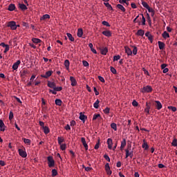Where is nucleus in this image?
I'll use <instances>...</instances> for the list:
<instances>
[{"mask_svg": "<svg viewBox=\"0 0 177 177\" xmlns=\"http://www.w3.org/2000/svg\"><path fill=\"white\" fill-rule=\"evenodd\" d=\"M88 46L91 50V52H93V53H94L95 55H96V53H97V52L96 51V50L95 48H93V44L92 43H90L88 44Z\"/></svg>", "mask_w": 177, "mask_h": 177, "instance_id": "393cba45", "label": "nucleus"}, {"mask_svg": "<svg viewBox=\"0 0 177 177\" xmlns=\"http://www.w3.org/2000/svg\"><path fill=\"white\" fill-rule=\"evenodd\" d=\"M43 131L46 135H48V133H49L50 132L49 127H48L46 126L43 128Z\"/></svg>", "mask_w": 177, "mask_h": 177, "instance_id": "473e14b6", "label": "nucleus"}, {"mask_svg": "<svg viewBox=\"0 0 177 177\" xmlns=\"http://www.w3.org/2000/svg\"><path fill=\"white\" fill-rule=\"evenodd\" d=\"M5 128H6L5 123H3V121L2 120H0V131L1 132H4Z\"/></svg>", "mask_w": 177, "mask_h": 177, "instance_id": "dca6fc26", "label": "nucleus"}, {"mask_svg": "<svg viewBox=\"0 0 177 177\" xmlns=\"http://www.w3.org/2000/svg\"><path fill=\"white\" fill-rule=\"evenodd\" d=\"M102 24H103V26H106V27H110V24H109V22H107L106 21H103L102 22Z\"/></svg>", "mask_w": 177, "mask_h": 177, "instance_id": "4d7b16f0", "label": "nucleus"}, {"mask_svg": "<svg viewBox=\"0 0 177 177\" xmlns=\"http://www.w3.org/2000/svg\"><path fill=\"white\" fill-rule=\"evenodd\" d=\"M98 80H100L101 82H105L104 78L102 76H98Z\"/></svg>", "mask_w": 177, "mask_h": 177, "instance_id": "338daca9", "label": "nucleus"}, {"mask_svg": "<svg viewBox=\"0 0 177 177\" xmlns=\"http://www.w3.org/2000/svg\"><path fill=\"white\" fill-rule=\"evenodd\" d=\"M76 124H77V122H75V120H72V121H71V122H70L71 127H74V126L76 125Z\"/></svg>", "mask_w": 177, "mask_h": 177, "instance_id": "0e129e2a", "label": "nucleus"}, {"mask_svg": "<svg viewBox=\"0 0 177 177\" xmlns=\"http://www.w3.org/2000/svg\"><path fill=\"white\" fill-rule=\"evenodd\" d=\"M66 35L69 39V41H71V42H74L75 41V39L74 37H73V35H71V33H66Z\"/></svg>", "mask_w": 177, "mask_h": 177, "instance_id": "7c9ffc66", "label": "nucleus"}, {"mask_svg": "<svg viewBox=\"0 0 177 177\" xmlns=\"http://www.w3.org/2000/svg\"><path fill=\"white\" fill-rule=\"evenodd\" d=\"M107 52H109L107 47L100 48V53L102 55H107Z\"/></svg>", "mask_w": 177, "mask_h": 177, "instance_id": "f3484780", "label": "nucleus"}, {"mask_svg": "<svg viewBox=\"0 0 177 177\" xmlns=\"http://www.w3.org/2000/svg\"><path fill=\"white\" fill-rule=\"evenodd\" d=\"M15 9H16V6L15 4L10 3L8 6V10H9L10 12H13V10H15Z\"/></svg>", "mask_w": 177, "mask_h": 177, "instance_id": "a211bd4d", "label": "nucleus"}, {"mask_svg": "<svg viewBox=\"0 0 177 177\" xmlns=\"http://www.w3.org/2000/svg\"><path fill=\"white\" fill-rule=\"evenodd\" d=\"M47 86H48V88H51V89L55 90L56 88V83H55V82L48 81Z\"/></svg>", "mask_w": 177, "mask_h": 177, "instance_id": "39448f33", "label": "nucleus"}, {"mask_svg": "<svg viewBox=\"0 0 177 177\" xmlns=\"http://www.w3.org/2000/svg\"><path fill=\"white\" fill-rule=\"evenodd\" d=\"M110 69H111V73H112L113 74H117V70H115V69L114 68V67L111 66V67H110Z\"/></svg>", "mask_w": 177, "mask_h": 177, "instance_id": "8fccbe9b", "label": "nucleus"}, {"mask_svg": "<svg viewBox=\"0 0 177 177\" xmlns=\"http://www.w3.org/2000/svg\"><path fill=\"white\" fill-rule=\"evenodd\" d=\"M104 5L107 8V9H109V10H114L113 9V7L111 6V5L109 3H104Z\"/></svg>", "mask_w": 177, "mask_h": 177, "instance_id": "f704fd0d", "label": "nucleus"}, {"mask_svg": "<svg viewBox=\"0 0 177 177\" xmlns=\"http://www.w3.org/2000/svg\"><path fill=\"white\" fill-rule=\"evenodd\" d=\"M99 146H100V138H98L97 140V142L96 143V145L94 147V149L95 150H97V149H99Z\"/></svg>", "mask_w": 177, "mask_h": 177, "instance_id": "ea45409f", "label": "nucleus"}, {"mask_svg": "<svg viewBox=\"0 0 177 177\" xmlns=\"http://www.w3.org/2000/svg\"><path fill=\"white\" fill-rule=\"evenodd\" d=\"M102 34L105 37H111V32L110 30H104L102 32Z\"/></svg>", "mask_w": 177, "mask_h": 177, "instance_id": "bb28decb", "label": "nucleus"}, {"mask_svg": "<svg viewBox=\"0 0 177 177\" xmlns=\"http://www.w3.org/2000/svg\"><path fill=\"white\" fill-rule=\"evenodd\" d=\"M20 63H21L20 60H18L15 63H14V64L12 65L13 70H17V68H19V66H20Z\"/></svg>", "mask_w": 177, "mask_h": 177, "instance_id": "4468645a", "label": "nucleus"}, {"mask_svg": "<svg viewBox=\"0 0 177 177\" xmlns=\"http://www.w3.org/2000/svg\"><path fill=\"white\" fill-rule=\"evenodd\" d=\"M99 103H100V101L99 100H97L93 104L94 109H99Z\"/></svg>", "mask_w": 177, "mask_h": 177, "instance_id": "4c0bfd02", "label": "nucleus"}, {"mask_svg": "<svg viewBox=\"0 0 177 177\" xmlns=\"http://www.w3.org/2000/svg\"><path fill=\"white\" fill-rule=\"evenodd\" d=\"M97 118H101L100 114H94L93 117V121L97 120Z\"/></svg>", "mask_w": 177, "mask_h": 177, "instance_id": "79ce46f5", "label": "nucleus"}, {"mask_svg": "<svg viewBox=\"0 0 177 177\" xmlns=\"http://www.w3.org/2000/svg\"><path fill=\"white\" fill-rule=\"evenodd\" d=\"M142 93H151L153 92V88L151 86H145L142 88H141Z\"/></svg>", "mask_w": 177, "mask_h": 177, "instance_id": "f257e3e1", "label": "nucleus"}, {"mask_svg": "<svg viewBox=\"0 0 177 177\" xmlns=\"http://www.w3.org/2000/svg\"><path fill=\"white\" fill-rule=\"evenodd\" d=\"M55 103L57 106H62V100L60 99H56L55 101Z\"/></svg>", "mask_w": 177, "mask_h": 177, "instance_id": "58836bf2", "label": "nucleus"}, {"mask_svg": "<svg viewBox=\"0 0 177 177\" xmlns=\"http://www.w3.org/2000/svg\"><path fill=\"white\" fill-rule=\"evenodd\" d=\"M120 59H121V56L118 55H115L113 57V62H117L118 60H120Z\"/></svg>", "mask_w": 177, "mask_h": 177, "instance_id": "a18cd8bd", "label": "nucleus"}, {"mask_svg": "<svg viewBox=\"0 0 177 177\" xmlns=\"http://www.w3.org/2000/svg\"><path fill=\"white\" fill-rule=\"evenodd\" d=\"M19 8L21 9L22 10H27V6H26L24 3H19Z\"/></svg>", "mask_w": 177, "mask_h": 177, "instance_id": "cd10ccee", "label": "nucleus"}, {"mask_svg": "<svg viewBox=\"0 0 177 177\" xmlns=\"http://www.w3.org/2000/svg\"><path fill=\"white\" fill-rule=\"evenodd\" d=\"M32 41L33 44H41V42H42V41L38 38H32Z\"/></svg>", "mask_w": 177, "mask_h": 177, "instance_id": "2f4dec72", "label": "nucleus"}, {"mask_svg": "<svg viewBox=\"0 0 177 177\" xmlns=\"http://www.w3.org/2000/svg\"><path fill=\"white\" fill-rule=\"evenodd\" d=\"M53 71H48L46 73L45 75H41V78H49V77H50V75H52Z\"/></svg>", "mask_w": 177, "mask_h": 177, "instance_id": "6e6552de", "label": "nucleus"}, {"mask_svg": "<svg viewBox=\"0 0 177 177\" xmlns=\"http://www.w3.org/2000/svg\"><path fill=\"white\" fill-rule=\"evenodd\" d=\"M0 46H2L3 48H6L3 51L4 53H7V52H9V49H10L9 45L5 44V43L1 42L0 44Z\"/></svg>", "mask_w": 177, "mask_h": 177, "instance_id": "423d86ee", "label": "nucleus"}, {"mask_svg": "<svg viewBox=\"0 0 177 177\" xmlns=\"http://www.w3.org/2000/svg\"><path fill=\"white\" fill-rule=\"evenodd\" d=\"M111 128H112V129H114L115 131H117V124L115 123L111 124Z\"/></svg>", "mask_w": 177, "mask_h": 177, "instance_id": "49530a36", "label": "nucleus"}, {"mask_svg": "<svg viewBox=\"0 0 177 177\" xmlns=\"http://www.w3.org/2000/svg\"><path fill=\"white\" fill-rule=\"evenodd\" d=\"M149 41H150L151 44H153V39H154V37L153 35H150L148 37Z\"/></svg>", "mask_w": 177, "mask_h": 177, "instance_id": "13d9d810", "label": "nucleus"}, {"mask_svg": "<svg viewBox=\"0 0 177 177\" xmlns=\"http://www.w3.org/2000/svg\"><path fill=\"white\" fill-rule=\"evenodd\" d=\"M93 91H94V92H95V96H98V95H99V91H97V89L96 88V87H93Z\"/></svg>", "mask_w": 177, "mask_h": 177, "instance_id": "69168bd1", "label": "nucleus"}, {"mask_svg": "<svg viewBox=\"0 0 177 177\" xmlns=\"http://www.w3.org/2000/svg\"><path fill=\"white\" fill-rule=\"evenodd\" d=\"M57 140H58V145H62L63 142H64V139H63L62 137H58Z\"/></svg>", "mask_w": 177, "mask_h": 177, "instance_id": "c03bdc74", "label": "nucleus"}, {"mask_svg": "<svg viewBox=\"0 0 177 177\" xmlns=\"http://www.w3.org/2000/svg\"><path fill=\"white\" fill-rule=\"evenodd\" d=\"M105 171H106L107 175H111L112 171L110 169V165H109V163H106L105 165Z\"/></svg>", "mask_w": 177, "mask_h": 177, "instance_id": "f8f14e48", "label": "nucleus"}, {"mask_svg": "<svg viewBox=\"0 0 177 177\" xmlns=\"http://www.w3.org/2000/svg\"><path fill=\"white\" fill-rule=\"evenodd\" d=\"M167 109H168L169 110H171V111H173L174 113H175V111H176V110H177L176 107L172 106H169L167 107Z\"/></svg>", "mask_w": 177, "mask_h": 177, "instance_id": "a19ab883", "label": "nucleus"}, {"mask_svg": "<svg viewBox=\"0 0 177 177\" xmlns=\"http://www.w3.org/2000/svg\"><path fill=\"white\" fill-rule=\"evenodd\" d=\"M156 103V107L157 110H161L162 109V104H161V102L160 101H155Z\"/></svg>", "mask_w": 177, "mask_h": 177, "instance_id": "2eb2a0df", "label": "nucleus"}, {"mask_svg": "<svg viewBox=\"0 0 177 177\" xmlns=\"http://www.w3.org/2000/svg\"><path fill=\"white\" fill-rule=\"evenodd\" d=\"M7 27H9L12 30H17V25L16 24V22L15 21H9Z\"/></svg>", "mask_w": 177, "mask_h": 177, "instance_id": "7ed1b4c3", "label": "nucleus"}, {"mask_svg": "<svg viewBox=\"0 0 177 177\" xmlns=\"http://www.w3.org/2000/svg\"><path fill=\"white\" fill-rule=\"evenodd\" d=\"M124 49L128 56H132V50L129 47H124Z\"/></svg>", "mask_w": 177, "mask_h": 177, "instance_id": "6ab92c4d", "label": "nucleus"}, {"mask_svg": "<svg viewBox=\"0 0 177 177\" xmlns=\"http://www.w3.org/2000/svg\"><path fill=\"white\" fill-rule=\"evenodd\" d=\"M13 117H14L13 112L10 111V114H9V120H10V121H12V120H13Z\"/></svg>", "mask_w": 177, "mask_h": 177, "instance_id": "6e6d98bb", "label": "nucleus"}, {"mask_svg": "<svg viewBox=\"0 0 177 177\" xmlns=\"http://www.w3.org/2000/svg\"><path fill=\"white\" fill-rule=\"evenodd\" d=\"M139 104L138 103V102H136V100H133L132 102V105L134 106L135 107L138 106Z\"/></svg>", "mask_w": 177, "mask_h": 177, "instance_id": "774afa93", "label": "nucleus"}, {"mask_svg": "<svg viewBox=\"0 0 177 177\" xmlns=\"http://www.w3.org/2000/svg\"><path fill=\"white\" fill-rule=\"evenodd\" d=\"M62 89H63V87H62V86H59V87L55 86V88L54 89V91H56L57 92H60V91H62Z\"/></svg>", "mask_w": 177, "mask_h": 177, "instance_id": "e2e57ef3", "label": "nucleus"}, {"mask_svg": "<svg viewBox=\"0 0 177 177\" xmlns=\"http://www.w3.org/2000/svg\"><path fill=\"white\" fill-rule=\"evenodd\" d=\"M83 168H84L85 171H86L87 172H89V171H92V167H85L83 166Z\"/></svg>", "mask_w": 177, "mask_h": 177, "instance_id": "bf43d9fd", "label": "nucleus"}, {"mask_svg": "<svg viewBox=\"0 0 177 177\" xmlns=\"http://www.w3.org/2000/svg\"><path fill=\"white\" fill-rule=\"evenodd\" d=\"M82 64L84 67H89V63L86 61H83Z\"/></svg>", "mask_w": 177, "mask_h": 177, "instance_id": "864d4df0", "label": "nucleus"}, {"mask_svg": "<svg viewBox=\"0 0 177 177\" xmlns=\"http://www.w3.org/2000/svg\"><path fill=\"white\" fill-rule=\"evenodd\" d=\"M142 149H145V150H149V145H147V142L144 140V142L142 145Z\"/></svg>", "mask_w": 177, "mask_h": 177, "instance_id": "72a5a7b5", "label": "nucleus"}, {"mask_svg": "<svg viewBox=\"0 0 177 177\" xmlns=\"http://www.w3.org/2000/svg\"><path fill=\"white\" fill-rule=\"evenodd\" d=\"M126 151V157L125 158H127L129 157H130L131 158H132V157H133V151H129V150L128 149H125Z\"/></svg>", "mask_w": 177, "mask_h": 177, "instance_id": "9b49d317", "label": "nucleus"}, {"mask_svg": "<svg viewBox=\"0 0 177 177\" xmlns=\"http://www.w3.org/2000/svg\"><path fill=\"white\" fill-rule=\"evenodd\" d=\"M142 26H146V18H145V16H143V15H142Z\"/></svg>", "mask_w": 177, "mask_h": 177, "instance_id": "3c124183", "label": "nucleus"}, {"mask_svg": "<svg viewBox=\"0 0 177 177\" xmlns=\"http://www.w3.org/2000/svg\"><path fill=\"white\" fill-rule=\"evenodd\" d=\"M64 66H65L66 70L70 69V61L68 59H66L64 61Z\"/></svg>", "mask_w": 177, "mask_h": 177, "instance_id": "a878e982", "label": "nucleus"}, {"mask_svg": "<svg viewBox=\"0 0 177 177\" xmlns=\"http://www.w3.org/2000/svg\"><path fill=\"white\" fill-rule=\"evenodd\" d=\"M131 47H133V51H132L133 55H137L138 47H136V46H131Z\"/></svg>", "mask_w": 177, "mask_h": 177, "instance_id": "e433bc0d", "label": "nucleus"}, {"mask_svg": "<svg viewBox=\"0 0 177 177\" xmlns=\"http://www.w3.org/2000/svg\"><path fill=\"white\" fill-rule=\"evenodd\" d=\"M18 151H19V156H21V157H22L23 158H26V157H27V152H26V151L21 149H19Z\"/></svg>", "mask_w": 177, "mask_h": 177, "instance_id": "20e7f679", "label": "nucleus"}, {"mask_svg": "<svg viewBox=\"0 0 177 177\" xmlns=\"http://www.w3.org/2000/svg\"><path fill=\"white\" fill-rule=\"evenodd\" d=\"M150 104H151L150 103L146 102L147 107L145 109V112L147 113V115H149V114H150V109H151Z\"/></svg>", "mask_w": 177, "mask_h": 177, "instance_id": "0eeeda50", "label": "nucleus"}, {"mask_svg": "<svg viewBox=\"0 0 177 177\" xmlns=\"http://www.w3.org/2000/svg\"><path fill=\"white\" fill-rule=\"evenodd\" d=\"M28 72L26 71V70H24L21 73V77H24L26 74H28Z\"/></svg>", "mask_w": 177, "mask_h": 177, "instance_id": "680f3d73", "label": "nucleus"}, {"mask_svg": "<svg viewBox=\"0 0 177 177\" xmlns=\"http://www.w3.org/2000/svg\"><path fill=\"white\" fill-rule=\"evenodd\" d=\"M47 161H48V167L50 168L55 167V160H53V156H48Z\"/></svg>", "mask_w": 177, "mask_h": 177, "instance_id": "f03ea898", "label": "nucleus"}, {"mask_svg": "<svg viewBox=\"0 0 177 177\" xmlns=\"http://www.w3.org/2000/svg\"><path fill=\"white\" fill-rule=\"evenodd\" d=\"M70 81L71 82V85L72 86H77V80H75V77L71 76L70 77Z\"/></svg>", "mask_w": 177, "mask_h": 177, "instance_id": "1a4fd4ad", "label": "nucleus"}, {"mask_svg": "<svg viewBox=\"0 0 177 177\" xmlns=\"http://www.w3.org/2000/svg\"><path fill=\"white\" fill-rule=\"evenodd\" d=\"M158 44L159 49H160V50H162V49L165 48V44H164V42L159 41H158Z\"/></svg>", "mask_w": 177, "mask_h": 177, "instance_id": "4be33fe9", "label": "nucleus"}, {"mask_svg": "<svg viewBox=\"0 0 177 177\" xmlns=\"http://www.w3.org/2000/svg\"><path fill=\"white\" fill-rule=\"evenodd\" d=\"M81 142H82L85 150H88V144H86V140H85V138L82 137L81 138Z\"/></svg>", "mask_w": 177, "mask_h": 177, "instance_id": "ddd939ff", "label": "nucleus"}, {"mask_svg": "<svg viewBox=\"0 0 177 177\" xmlns=\"http://www.w3.org/2000/svg\"><path fill=\"white\" fill-rule=\"evenodd\" d=\"M104 113L105 114H109L110 113V108L106 107L105 109H104Z\"/></svg>", "mask_w": 177, "mask_h": 177, "instance_id": "603ef678", "label": "nucleus"}, {"mask_svg": "<svg viewBox=\"0 0 177 177\" xmlns=\"http://www.w3.org/2000/svg\"><path fill=\"white\" fill-rule=\"evenodd\" d=\"M80 120H81V121H82V122H85V120H86V116L84 114H82V112H81L80 113V117H79Z\"/></svg>", "mask_w": 177, "mask_h": 177, "instance_id": "412c9836", "label": "nucleus"}, {"mask_svg": "<svg viewBox=\"0 0 177 177\" xmlns=\"http://www.w3.org/2000/svg\"><path fill=\"white\" fill-rule=\"evenodd\" d=\"M104 158H105L106 160L110 162V157L109 156V155L107 154L104 155Z\"/></svg>", "mask_w": 177, "mask_h": 177, "instance_id": "052dcab7", "label": "nucleus"}, {"mask_svg": "<svg viewBox=\"0 0 177 177\" xmlns=\"http://www.w3.org/2000/svg\"><path fill=\"white\" fill-rule=\"evenodd\" d=\"M66 146H67V145H66V144H61V145H60V149H61V150L64 151V149H66Z\"/></svg>", "mask_w": 177, "mask_h": 177, "instance_id": "5fc2aeb1", "label": "nucleus"}, {"mask_svg": "<svg viewBox=\"0 0 177 177\" xmlns=\"http://www.w3.org/2000/svg\"><path fill=\"white\" fill-rule=\"evenodd\" d=\"M48 19H50V15L46 14L44 15H43L41 18L40 20L41 21H44V20H47Z\"/></svg>", "mask_w": 177, "mask_h": 177, "instance_id": "c85d7f7f", "label": "nucleus"}, {"mask_svg": "<svg viewBox=\"0 0 177 177\" xmlns=\"http://www.w3.org/2000/svg\"><path fill=\"white\" fill-rule=\"evenodd\" d=\"M142 5L146 9H147L149 7V4H147V3L145 1H142Z\"/></svg>", "mask_w": 177, "mask_h": 177, "instance_id": "de8ad7c7", "label": "nucleus"}, {"mask_svg": "<svg viewBox=\"0 0 177 177\" xmlns=\"http://www.w3.org/2000/svg\"><path fill=\"white\" fill-rule=\"evenodd\" d=\"M24 143H26V145H31V140L30 139H27V138H23Z\"/></svg>", "mask_w": 177, "mask_h": 177, "instance_id": "37998d69", "label": "nucleus"}, {"mask_svg": "<svg viewBox=\"0 0 177 177\" xmlns=\"http://www.w3.org/2000/svg\"><path fill=\"white\" fill-rule=\"evenodd\" d=\"M57 176V170L56 169H53L52 170V176Z\"/></svg>", "mask_w": 177, "mask_h": 177, "instance_id": "09e8293b", "label": "nucleus"}, {"mask_svg": "<svg viewBox=\"0 0 177 177\" xmlns=\"http://www.w3.org/2000/svg\"><path fill=\"white\" fill-rule=\"evenodd\" d=\"M83 35H84V31L82 30V28H79L77 30V37H79V38H81Z\"/></svg>", "mask_w": 177, "mask_h": 177, "instance_id": "5701e85b", "label": "nucleus"}, {"mask_svg": "<svg viewBox=\"0 0 177 177\" xmlns=\"http://www.w3.org/2000/svg\"><path fill=\"white\" fill-rule=\"evenodd\" d=\"M162 37H163L165 39H166V38H169V33H167V31H164L162 34Z\"/></svg>", "mask_w": 177, "mask_h": 177, "instance_id": "c9c22d12", "label": "nucleus"}, {"mask_svg": "<svg viewBox=\"0 0 177 177\" xmlns=\"http://www.w3.org/2000/svg\"><path fill=\"white\" fill-rule=\"evenodd\" d=\"M106 143L108 145V149L111 150V149H113V140L111 138H108Z\"/></svg>", "mask_w": 177, "mask_h": 177, "instance_id": "9d476101", "label": "nucleus"}, {"mask_svg": "<svg viewBox=\"0 0 177 177\" xmlns=\"http://www.w3.org/2000/svg\"><path fill=\"white\" fill-rule=\"evenodd\" d=\"M127 146V140L125 138H123L122 141L121 142V146H120V149L124 150V147Z\"/></svg>", "mask_w": 177, "mask_h": 177, "instance_id": "aec40b11", "label": "nucleus"}, {"mask_svg": "<svg viewBox=\"0 0 177 177\" xmlns=\"http://www.w3.org/2000/svg\"><path fill=\"white\" fill-rule=\"evenodd\" d=\"M116 8H118V9H120V10L122 11L123 12H125V8L122 5L118 4L116 6Z\"/></svg>", "mask_w": 177, "mask_h": 177, "instance_id": "c756f323", "label": "nucleus"}, {"mask_svg": "<svg viewBox=\"0 0 177 177\" xmlns=\"http://www.w3.org/2000/svg\"><path fill=\"white\" fill-rule=\"evenodd\" d=\"M136 35H138L140 37H143L145 35V30L140 29L137 31Z\"/></svg>", "mask_w": 177, "mask_h": 177, "instance_id": "b1692460", "label": "nucleus"}]
</instances>
